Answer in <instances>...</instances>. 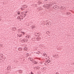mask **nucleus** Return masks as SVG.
Instances as JSON below:
<instances>
[{
  "instance_id": "obj_1",
  "label": "nucleus",
  "mask_w": 74,
  "mask_h": 74,
  "mask_svg": "<svg viewBox=\"0 0 74 74\" xmlns=\"http://www.w3.org/2000/svg\"><path fill=\"white\" fill-rule=\"evenodd\" d=\"M27 12H21L20 16H18L17 17V18L18 19H20V21H21V19H23V18H25V16H26V15H27L26 14Z\"/></svg>"
},
{
  "instance_id": "obj_2",
  "label": "nucleus",
  "mask_w": 74,
  "mask_h": 74,
  "mask_svg": "<svg viewBox=\"0 0 74 74\" xmlns=\"http://www.w3.org/2000/svg\"><path fill=\"white\" fill-rule=\"evenodd\" d=\"M54 4L50 2L49 5L46 4L44 5V7H45L47 9H49L51 6H53Z\"/></svg>"
},
{
  "instance_id": "obj_3",
  "label": "nucleus",
  "mask_w": 74,
  "mask_h": 74,
  "mask_svg": "<svg viewBox=\"0 0 74 74\" xmlns=\"http://www.w3.org/2000/svg\"><path fill=\"white\" fill-rule=\"evenodd\" d=\"M22 7H22V8H21V10H22V11H23V10H24L25 9V8H27V6H26L25 5H23Z\"/></svg>"
},
{
  "instance_id": "obj_4",
  "label": "nucleus",
  "mask_w": 74,
  "mask_h": 74,
  "mask_svg": "<svg viewBox=\"0 0 74 74\" xmlns=\"http://www.w3.org/2000/svg\"><path fill=\"white\" fill-rule=\"evenodd\" d=\"M40 25H42L43 26L45 25V22L44 21H42L41 22H40Z\"/></svg>"
},
{
  "instance_id": "obj_5",
  "label": "nucleus",
  "mask_w": 74,
  "mask_h": 74,
  "mask_svg": "<svg viewBox=\"0 0 74 74\" xmlns=\"http://www.w3.org/2000/svg\"><path fill=\"white\" fill-rule=\"evenodd\" d=\"M46 25L47 26H50L51 25V22H48L46 23Z\"/></svg>"
},
{
  "instance_id": "obj_6",
  "label": "nucleus",
  "mask_w": 74,
  "mask_h": 74,
  "mask_svg": "<svg viewBox=\"0 0 74 74\" xmlns=\"http://www.w3.org/2000/svg\"><path fill=\"white\" fill-rule=\"evenodd\" d=\"M21 42H22V43H23L24 42H27V41L26 39H23L21 41Z\"/></svg>"
},
{
  "instance_id": "obj_7",
  "label": "nucleus",
  "mask_w": 74,
  "mask_h": 74,
  "mask_svg": "<svg viewBox=\"0 0 74 74\" xmlns=\"http://www.w3.org/2000/svg\"><path fill=\"white\" fill-rule=\"evenodd\" d=\"M3 55L2 54H0V58H2V59H5V57H3Z\"/></svg>"
},
{
  "instance_id": "obj_8",
  "label": "nucleus",
  "mask_w": 74,
  "mask_h": 74,
  "mask_svg": "<svg viewBox=\"0 0 74 74\" xmlns=\"http://www.w3.org/2000/svg\"><path fill=\"white\" fill-rule=\"evenodd\" d=\"M41 37L40 36H38L36 38L37 41H40V40H41Z\"/></svg>"
},
{
  "instance_id": "obj_9",
  "label": "nucleus",
  "mask_w": 74,
  "mask_h": 74,
  "mask_svg": "<svg viewBox=\"0 0 74 74\" xmlns=\"http://www.w3.org/2000/svg\"><path fill=\"white\" fill-rule=\"evenodd\" d=\"M43 56H44L45 57H47V54L45 53L43 54Z\"/></svg>"
},
{
  "instance_id": "obj_10",
  "label": "nucleus",
  "mask_w": 74,
  "mask_h": 74,
  "mask_svg": "<svg viewBox=\"0 0 74 74\" xmlns=\"http://www.w3.org/2000/svg\"><path fill=\"white\" fill-rule=\"evenodd\" d=\"M18 49L19 50V51H22V48H21V47H19L18 48Z\"/></svg>"
},
{
  "instance_id": "obj_11",
  "label": "nucleus",
  "mask_w": 74,
  "mask_h": 74,
  "mask_svg": "<svg viewBox=\"0 0 74 74\" xmlns=\"http://www.w3.org/2000/svg\"><path fill=\"white\" fill-rule=\"evenodd\" d=\"M32 29H33L34 28H35V26L34 25H32L31 26Z\"/></svg>"
},
{
  "instance_id": "obj_12",
  "label": "nucleus",
  "mask_w": 74,
  "mask_h": 74,
  "mask_svg": "<svg viewBox=\"0 0 74 74\" xmlns=\"http://www.w3.org/2000/svg\"><path fill=\"white\" fill-rule=\"evenodd\" d=\"M57 7H58V6L56 5L54 6L53 8L55 9H56V8H57Z\"/></svg>"
},
{
  "instance_id": "obj_13",
  "label": "nucleus",
  "mask_w": 74,
  "mask_h": 74,
  "mask_svg": "<svg viewBox=\"0 0 74 74\" xmlns=\"http://www.w3.org/2000/svg\"><path fill=\"white\" fill-rule=\"evenodd\" d=\"M71 14V13L70 12H68L66 13V15H70V14Z\"/></svg>"
},
{
  "instance_id": "obj_14",
  "label": "nucleus",
  "mask_w": 74,
  "mask_h": 74,
  "mask_svg": "<svg viewBox=\"0 0 74 74\" xmlns=\"http://www.w3.org/2000/svg\"><path fill=\"white\" fill-rule=\"evenodd\" d=\"M12 29H13V30H14V31H15V30H16V28L15 27H13Z\"/></svg>"
},
{
  "instance_id": "obj_15",
  "label": "nucleus",
  "mask_w": 74,
  "mask_h": 74,
  "mask_svg": "<svg viewBox=\"0 0 74 74\" xmlns=\"http://www.w3.org/2000/svg\"><path fill=\"white\" fill-rule=\"evenodd\" d=\"M25 55L26 56H29V54L28 53H26L25 54Z\"/></svg>"
},
{
  "instance_id": "obj_16",
  "label": "nucleus",
  "mask_w": 74,
  "mask_h": 74,
  "mask_svg": "<svg viewBox=\"0 0 74 74\" xmlns=\"http://www.w3.org/2000/svg\"><path fill=\"white\" fill-rule=\"evenodd\" d=\"M51 62V61L49 60H47L46 61V62L47 63H49L50 62Z\"/></svg>"
},
{
  "instance_id": "obj_17",
  "label": "nucleus",
  "mask_w": 74,
  "mask_h": 74,
  "mask_svg": "<svg viewBox=\"0 0 74 74\" xmlns=\"http://www.w3.org/2000/svg\"><path fill=\"white\" fill-rule=\"evenodd\" d=\"M29 60H30V61H32V58H28Z\"/></svg>"
},
{
  "instance_id": "obj_18",
  "label": "nucleus",
  "mask_w": 74,
  "mask_h": 74,
  "mask_svg": "<svg viewBox=\"0 0 74 74\" xmlns=\"http://www.w3.org/2000/svg\"><path fill=\"white\" fill-rule=\"evenodd\" d=\"M37 34H39V33L36 34H35L34 35L35 36H39V35H37Z\"/></svg>"
},
{
  "instance_id": "obj_19",
  "label": "nucleus",
  "mask_w": 74,
  "mask_h": 74,
  "mask_svg": "<svg viewBox=\"0 0 74 74\" xmlns=\"http://www.w3.org/2000/svg\"><path fill=\"white\" fill-rule=\"evenodd\" d=\"M3 62V60L1 59L0 60V63H2Z\"/></svg>"
},
{
  "instance_id": "obj_20",
  "label": "nucleus",
  "mask_w": 74,
  "mask_h": 74,
  "mask_svg": "<svg viewBox=\"0 0 74 74\" xmlns=\"http://www.w3.org/2000/svg\"><path fill=\"white\" fill-rule=\"evenodd\" d=\"M24 51H27L28 50L27 49H26L25 47V48H24Z\"/></svg>"
},
{
  "instance_id": "obj_21",
  "label": "nucleus",
  "mask_w": 74,
  "mask_h": 74,
  "mask_svg": "<svg viewBox=\"0 0 74 74\" xmlns=\"http://www.w3.org/2000/svg\"><path fill=\"white\" fill-rule=\"evenodd\" d=\"M33 62L35 64H37V62H36L35 61H33Z\"/></svg>"
},
{
  "instance_id": "obj_22",
  "label": "nucleus",
  "mask_w": 74,
  "mask_h": 74,
  "mask_svg": "<svg viewBox=\"0 0 74 74\" xmlns=\"http://www.w3.org/2000/svg\"><path fill=\"white\" fill-rule=\"evenodd\" d=\"M60 8L63 9L64 8V6H61Z\"/></svg>"
},
{
  "instance_id": "obj_23",
  "label": "nucleus",
  "mask_w": 74,
  "mask_h": 74,
  "mask_svg": "<svg viewBox=\"0 0 74 74\" xmlns=\"http://www.w3.org/2000/svg\"><path fill=\"white\" fill-rule=\"evenodd\" d=\"M18 12H17V14L18 15H20V12H19V11H18Z\"/></svg>"
},
{
  "instance_id": "obj_24",
  "label": "nucleus",
  "mask_w": 74,
  "mask_h": 74,
  "mask_svg": "<svg viewBox=\"0 0 74 74\" xmlns=\"http://www.w3.org/2000/svg\"><path fill=\"white\" fill-rule=\"evenodd\" d=\"M36 69H40V67L38 66H37L36 67Z\"/></svg>"
},
{
  "instance_id": "obj_25",
  "label": "nucleus",
  "mask_w": 74,
  "mask_h": 74,
  "mask_svg": "<svg viewBox=\"0 0 74 74\" xmlns=\"http://www.w3.org/2000/svg\"><path fill=\"white\" fill-rule=\"evenodd\" d=\"M47 34H49V31H47L46 32Z\"/></svg>"
},
{
  "instance_id": "obj_26",
  "label": "nucleus",
  "mask_w": 74,
  "mask_h": 74,
  "mask_svg": "<svg viewBox=\"0 0 74 74\" xmlns=\"http://www.w3.org/2000/svg\"><path fill=\"white\" fill-rule=\"evenodd\" d=\"M2 45H3L2 44H0V47H1Z\"/></svg>"
},
{
  "instance_id": "obj_27",
  "label": "nucleus",
  "mask_w": 74,
  "mask_h": 74,
  "mask_svg": "<svg viewBox=\"0 0 74 74\" xmlns=\"http://www.w3.org/2000/svg\"><path fill=\"white\" fill-rule=\"evenodd\" d=\"M22 36V34H20V36H19V37H21V36Z\"/></svg>"
},
{
  "instance_id": "obj_28",
  "label": "nucleus",
  "mask_w": 74,
  "mask_h": 74,
  "mask_svg": "<svg viewBox=\"0 0 74 74\" xmlns=\"http://www.w3.org/2000/svg\"><path fill=\"white\" fill-rule=\"evenodd\" d=\"M29 74H33V73L32 72H31V74L29 73Z\"/></svg>"
},
{
  "instance_id": "obj_29",
  "label": "nucleus",
  "mask_w": 74,
  "mask_h": 74,
  "mask_svg": "<svg viewBox=\"0 0 74 74\" xmlns=\"http://www.w3.org/2000/svg\"><path fill=\"white\" fill-rule=\"evenodd\" d=\"M21 33H23V35H24V34H25V33L24 32H21Z\"/></svg>"
},
{
  "instance_id": "obj_30",
  "label": "nucleus",
  "mask_w": 74,
  "mask_h": 74,
  "mask_svg": "<svg viewBox=\"0 0 74 74\" xmlns=\"http://www.w3.org/2000/svg\"><path fill=\"white\" fill-rule=\"evenodd\" d=\"M56 74H59L58 73H56Z\"/></svg>"
},
{
  "instance_id": "obj_31",
  "label": "nucleus",
  "mask_w": 74,
  "mask_h": 74,
  "mask_svg": "<svg viewBox=\"0 0 74 74\" xmlns=\"http://www.w3.org/2000/svg\"><path fill=\"white\" fill-rule=\"evenodd\" d=\"M22 71H21L20 72V73H22Z\"/></svg>"
},
{
  "instance_id": "obj_32",
  "label": "nucleus",
  "mask_w": 74,
  "mask_h": 74,
  "mask_svg": "<svg viewBox=\"0 0 74 74\" xmlns=\"http://www.w3.org/2000/svg\"><path fill=\"white\" fill-rule=\"evenodd\" d=\"M38 3H40L41 2H40L38 1Z\"/></svg>"
},
{
  "instance_id": "obj_33",
  "label": "nucleus",
  "mask_w": 74,
  "mask_h": 74,
  "mask_svg": "<svg viewBox=\"0 0 74 74\" xmlns=\"http://www.w3.org/2000/svg\"><path fill=\"white\" fill-rule=\"evenodd\" d=\"M48 0H45V1H47Z\"/></svg>"
},
{
  "instance_id": "obj_34",
  "label": "nucleus",
  "mask_w": 74,
  "mask_h": 74,
  "mask_svg": "<svg viewBox=\"0 0 74 74\" xmlns=\"http://www.w3.org/2000/svg\"><path fill=\"white\" fill-rule=\"evenodd\" d=\"M36 53H38L36 52Z\"/></svg>"
},
{
  "instance_id": "obj_35",
  "label": "nucleus",
  "mask_w": 74,
  "mask_h": 74,
  "mask_svg": "<svg viewBox=\"0 0 74 74\" xmlns=\"http://www.w3.org/2000/svg\"><path fill=\"white\" fill-rule=\"evenodd\" d=\"M29 36L28 37V38H29Z\"/></svg>"
},
{
  "instance_id": "obj_36",
  "label": "nucleus",
  "mask_w": 74,
  "mask_h": 74,
  "mask_svg": "<svg viewBox=\"0 0 74 74\" xmlns=\"http://www.w3.org/2000/svg\"><path fill=\"white\" fill-rule=\"evenodd\" d=\"M1 21V20H0V21Z\"/></svg>"
},
{
  "instance_id": "obj_37",
  "label": "nucleus",
  "mask_w": 74,
  "mask_h": 74,
  "mask_svg": "<svg viewBox=\"0 0 74 74\" xmlns=\"http://www.w3.org/2000/svg\"><path fill=\"white\" fill-rule=\"evenodd\" d=\"M40 60V59H39Z\"/></svg>"
}]
</instances>
